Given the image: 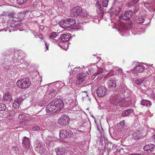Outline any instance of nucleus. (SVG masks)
Returning a JSON list of instances; mask_svg holds the SVG:
<instances>
[{
    "label": "nucleus",
    "instance_id": "nucleus-6",
    "mask_svg": "<svg viewBox=\"0 0 155 155\" xmlns=\"http://www.w3.org/2000/svg\"><path fill=\"white\" fill-rule=\"evenodd\" d=\"M138 127L136 128V131L134 132L132 134V138L135 140H137L142 138L143 136V132L141 128L138 129Z\"/></svg>",
    "mask_w": 155,
    "mask_h": 155
},
{
    "label": "nucleus",
    "instance_id": "nucleus-16",
    "mask_svg": "<svg viewBox=\"0 0 155 155\" xmlns=\"http://www.w3.org/2000/svg\"><path fill=\"white\" fill-rule=\"evenodd\" d=\"M59 26L64 28L69 27L67 19L66 20H62L59 22Z\"/></svg>",
    "mask_w": 155,
    "mask_h": 155
},
{
    "label": "nucleus",
    "instance_id": "nucleus-35",
    "mask_svg": "<svg viewBox=\"0 0 155 155\" xmlns=\"http://www.w3.org/2000/svg\"><path fill=\"white\" fill-rule=\"evenodd\" d=\"M13 107L15 108H17L19 107L20 105L15 101L14 102L13 104Z\"/></svg>",
    "mask_w": 155,
    "mask_h": 155
},
{
    "label": "nucleus",
    "instance_id": "nucleus-32",
    "mask_svg": "<svg viewBox=\"0 0 155 155\" xmlns=\"http://www.w3.org/2000/svg\"><path fill=\"white\" fill-rule=\"evenodd\" d=\"M81 95L82 97V98H84L85 97H87V94L85 92V91L82 92V93H81Z\"/></svg>",
    "mask_w": 155,
    "mask_h": 155
},
{
    "label": "nucleus",
    "instance_id": "nucleus-51",
    "mask_svg": "<svg viewBox=\"0 0 155 155\" xmlns=\"http://www.w3.org/2000/svg\"><path fill=\"white\" fill-rule=\"evenodd\" d=\"M121 106H122V107H125V105L124 106V105H121Z\"/></svg>",
    "mask_w": 155,
    "mask_h": 155
},
{
    "label": "nucleus",
    "instance_id": "nucleus-50",
    "mask_svg": "<svg viewBox=\"0 0 155 155\" xmlns=\"http://www.w3.org/2000/svg\"><path fill=\"white\" fill-rule=\"evenodd\" d=\"M46 45V47H47V49H48V47H47V45H46H46Z\"/></svg>",
    "mask_w": 155,
    "mask_h": 155
},
{
    "label": "nucleus",
    "instance_id": "nucleus-38",
    "mask_svg": "<svg viewBox=\"0 0 155 155\" xmlns=\"http://www.w3.org/2000/svg\"><path fill=\"white\" fill-rule=\"evenodd\" d=\"M95 6L96 8H101L102 7L99 2L98 1H97V2Z\"/></svg>",
    "mask_w": 155,
    "mask_h": 155
},
{
    "label": "nucleus",
    "instance_id": "nucleus-19",
    "mask_svg": "<svg viewBox=\"0 0 155 155\" xmlns=\"http://www.w3.org/2000/svg\"><path fill=\"white\" fill-rule=\"evenodd\" d=\"M145 69L144 66L142 65H140L136 67L135 70L139 73H141Z\"/></svg>",
    "mask_w": 155,
    "mask_h": 155
},
{
    "label": "nucleus",
    "instance_id": "nucleus-48",
    "mask_svg": "<svg viewBox=\"0 0 155 155\" xmlns=\"http://www.w3.org/2000/svg\"><path fill=\"white\" fill-rule=\"evenodd\" d=\"M103 75H102L101 76H99L98 77V78L100 79H101L102 78H103Z\"/></svg>",
    "mask_w": 155,
    "mask_h": 155
},
{
    "label": "nucleus",
    "instance_id": "nucleus-21",
    "mask_svg": "<svg viewBox=\"0 0 155 155\" xmlns=\"http://www.w3.org/2000/svg\"><path fill=\"white\" fill-rule=\"evenodd\" d=\"M118 98L117 95H112L109 99L110 102L111 103L114 104L117 101Z\"/></svg>",
    "mask_w": 155,
    "mask_h": 155
},
{
    "label": "nucleus",
    "instance_id": "nucleus-37",
    "mask_svg": "<svg viewBox=\"0 0 155 155\" xmlns=\"http://www.w3.org/2000/svg\"><path fill=\"white\" fill-rule=\"evenodd\" d=\"M83 17H88V14L87 13V12L86 11L82 10V14L81 15Z\"/></svg>",
    "mask_w": 155,
    "mask_h": 155
},
{
    "label": "nucleus",
    "instance_id": "nucleus-43",
    "mask_svg": "<svg viewBox=\"0 0 155 155\" xmlns=\"http://www.w3.org/2000/svg\"><path fill=\"white\" fill-rule=\"evenodd\" d=\"M10 114L11 115V116L13 117L14 116L15 114V112L14 110H12L10 112Z\"/></svg>",
    "mask_w": 155,
    "mask_h": 155
},
{
    "label": "nucleus",
    "instance_id": "nucleus-34",
    "mask_svg": "<svg viewBox=\"0 0 155 155\" xmlns=\"http://www.w3.org/2000/svg\"><path fill=\"white\" fill-rule=\"evenodd\" d=\"M23 101V99L21 97H19L17 99H16L15 101L19 105H20L22 101Z\"/></svg>",
    "mask_w": 155,
    "mask_h": 155
},
{
    "label": "nucleus",
    "instance_id": "nucleus-25",
    "mask_svg": "<svg viewBox=\"0 0 155 155\" xmlns=\"http://www.w3.org/2000/svg\"><path fill=\"white\" fill-rule=\"evenodd\" d=\"M103 72V69L100 67L98 68L97 71L94 74V76L95 77L99 74L102 73Z\"/></svg>",
    "mask_w": 155,
    "mask_h": 155
},
{
    "label": "nucleus",
    "instance_id": "nucleus-46",
    "mask_svg": "<svg viewBox=\"0 0 155 155\" xmlns=\"http://www.w3.org/2000/svg\"><path fill=\"white\" fill-rule=\"evenodd\" d=\"M139 1V0H133L132 1V2H133L134 4V5L137 3Z\"/></svg>",
    "mask_w": 155,
    "mask_h": 155
},
{
    "label": "nucleus",
    "instance_id": "nucleus-18",
    "mask_svg": "<svg viewBox=\"0 0 155 155\" xmlns=\"http://www.w3.org/2000/svg\"><path fill=\"white\" fill-rule=\"evenodd\" d=\"M55 151L56 153V155H62L63 154L65 155V154L66 153H65V150L62 148H57L55 149Z\"/></svg>",
    "mask_w": 155,
    "mask_h": 155
},
{
    "label": "nucleus",
    "instance_id": "nucleus-2",
    "mask_svg": "<svg viewBox=\"0 0 155 155\" xmlns=\"http://www.w3.org/2000/svg\"><path fill=\"white\" fill-rule=\"evenodd\" d=\"M70 122L68 116L65 114H62L58 119V122L61 126L68 125Z\"/></svg>",
    "mask_w": 155,
    "mask_h": 155
},
{
    "label": "nucleus",
    "instance_id": "nucleus-26",
    "mask_svg": "<svg viewBox=\"0 0 155 155\" xmlns=\"http://www.w3.org/2000/svg\"><path fill=\"white\" fill-rule=\"evenodd\" d=\"M3 15H7L11 17H14L15 18H17V17H16V15H15V14L14 13H6V14H4V13H3Z\"/></svg>",
    "mask_w": 155,
    "mask_h": 155
},
{
    "label": "nucleus",
    "instance_id": "nucleus-4",
    "mask_svg": "<svg viewBox=\"0 0 155 155\" xmlns=\"http://www.w3.org/2000/svg\"><path fill=\"white\" fill-rule=\"evenodd\" d=\"M133 12L131 10L125 11L120 16L119 18L121 20H128L131 18Z\"/></svg>",
    "mask_w": 155,
    "mask_h": 155
},
{
    "label": "nucleus",
    "instance_id": "nucleus-36",
    "mask_svg": "<svg viewBox=\"0 0 155 155\" xmlns=\"http://www.w3.org/2000/svg\"><path fill=\"white\" fill-rule=\"evenodd\" d=\"M40 127L39 126H35L32 127V129L33 131H38L40 129Z\"/></svg>",
    "mask_w": 155,
    "mask_h": 155
},
{
    "label": "nucleus",
    "instance_id": "nucleus-13",
    "mask_svg": "<svg viewBox=\"0 0 155 155\" xmlns=\"http://www.w3.org/2000/svg\"><path fill=\"white\" fill-rule=\"evenodd\" d=\"M154 147L155 146L153 144L146 145L144 147L143 149L144 151H147L148 153H154Z\"/></svg>",
    "mask_w": 155,
    "mask_h": 155
},
{
    "label": "nucleus",
    "instance_id": "nucleus-20",
    "mask_svg": "<svg viewBox=\"0 0 155 155\" xmlns=\"http://www.w3.org/2000/svg\"><path fill=\"white\" fill-rule=\"evenodd\" d=\"M133 112V110L131 109H127L123 111L122 114V115L123 117H126L129 116Z\"/></svg>",
    "mask_w": 155,
    "mask_h": 155
},
{
    "label": "nucleus",
    "instance_id": "nucleus-17",
    "mask_svg": "<svg viewBox=\"0 0 155 155\" xmlns=\"http://www.w3.org/2000/svg\"><path fill=\"white\" fill-rule=\"evenodd\" d=\"M141 104L144 106L150 107L152 105V102L150 101L143 99L140 101Z\"/></svg>",
    "mask_w": 155,
    "mask_h": 155
},
{
    "label": "nucleus",
    "instance_id": "nucleus-15",
    "mask_svg": "<svg viewBox=\"0 0 155 155\" xmlns=\"http://www.w3.org/2000/svg\"><path fill=\"white\" fill-rule=\"evenodd\" d=\"M3 99L4 102H9L12 100V98L11 94L7 93L3 96Z\"/></svg>",
    "mask_w": 155,
    "mask_h": 155
},
{
    "label": "nucleus",
    "instance_id": "nucleus-10",
    "mask_svg": "<svg viewBox=\"0 0 155 155\" xmlns=\"http://www.w3.org/2000/svg\"><path fill=\"white\" fill-rule=\"evenodd\" d=\"M107 89L104 86H101L98 87L97 91V94L99 97L104 96L107 91Z\"/></svg>",
    "mask_w": 155,
    "mask_h": 155
},
{
    "label": "nucleus",
    "instance_id": "nucleus-29",
    "mask_svg": "<svg viewBox=\"0 0 155 155\" xmlns=\"http://www.w3.org/2000/svg\"><path fill=\"white\" fill-rule=\"evenodd\" d=\"M102 2L103 6L104 7H107L108 5V0H101Z\"/></svg>",
    "mask_w": 155,
    "mask_h": 155
},
{
    "label": "nucleus",
    "instance_id": "nucleus-9",
    "mask_svg": "<svg viewBox=\"0 0 155 155\" xmlns=\"http://www.w3.org/2000/svg\"><path fill=\"white\" fill-rule=\"evenodd\" d=\"M71 11L74 15L76 16L81 15L82 13V8L79 6L73 8Z\"/></svg>",
    "mask_w": 155,
    "mask_h": 155
},
{
    "label": "nucleus",
    "instance_id": "nucleus-44",
    "mask_svg": "<svg viewBox=\"0 0 155 155\" xmlns=\"http://www.w3.org/2000/svg\"><path fill=\"white\" fill-rule=\"evenodd\" d=\"M125 121L124 120L120 123V125L121 126V127H123L125 126Z\"/></svg>",
    "mask_w": 155,
    "mask_h": 155
},
{
    "label": "nucleus",
    "instance_id": "nucleus-52",
    "mask_svg": "<svg viewBox=\"0 0 155 155\" xmlns=\"http://www.w3.org/2000/svg\"><path fill=\"white\" fill-rule=\"evenodd\" d=\"M128 104H127H127H126V106H128Z\"/></svg>",
    "mask_w": 155,
    "mask_h": 155
},
{
    "label": "nucleus",
    "instance_id": "nucleus-8",
    "mask_svg": "<svg viewBox=\"0 0 155 155\" xmlns=\"http://www.w3.org/2000/svg\"><path fill=\"white\" fill-rule=\"evenodd\" d=\"M87 75L84 73L81 72L77 75L76 84L79 85L82 83L86 79Z\"/></svg>",
    "mask_w": 155,
    "mask_h": 155
},
{
    "label": "nucleus",
    "instance_id": "nucleus-41",
    "mask_svg": "<svg viewBox=\"0 0 155 155\" xmlns=\"http://www.w3.org/2000/svg\"><path fill=\"white\" fill-rule=\"evenodd\" d=\"M116 69L117 71H118L119 73H123V70L121 68H119L117 67L116 68Z\"/></svg>",
    "mask_w": 155,
    "mask_h": 155
},
{
    "label": "nucleus",
    "instance_id": "nucleus-49",
    "mask_svg": "<svg viewBox=\"0 0 155 155\" xmlns=\"http://www.w3.org/2000/svg\"><path fill=\"white\" fill-rule=\"evenodd\" d=\"M124 100H122V102H124Z\"/></svg>",
    "mask_w": 155,
    "mask_h": 155
},
{
    "label": "nucleus",
    "instance_id": "nucleus-42",
    "mask_svg": "<svg viewBox=\"0 0 155 155\" xmlns=\"http://www.w3.org/2000/svg\"><path fill=\"white\" fill-rule=\"evenodd\" d=\"M139 21H140L139 23H142L144 22L145 20L142 17L140 16L139 18Z\"/></svg>",
    "mask_w": 155,
    "mask_h": 155
},
{
    "label": "nucleus",
    "instance_id": "nucleus-12",
    "mask_svg": "<svg viewBox=\"0 0 155 155\" xmlns=\"http://www.w3.org/2000/svg\"><path fill=\"white\" fill-rule=\"evenodd\" d=\"M22 145L23 147L25 149H29L30 147V141L28 138L25 137L22 140Z\"/></svg>",
    "mask_w": 155,
    "mask_h": 155
},
{
    "label": "nucleus",
    "instance_id": "nucleus-7",
    "mask_svg": "<svg viewBox=\"0 0 155 155\" xmlns=\"http://www.w3.org/2000/svg\"><path fill=\"white\" fill-rule=\"evenodd\" d=\"M56 107V109L58 112H59L63 108L64 106V103L62 101L60 98L55 99L53 101Z\"/></svg>",
    "mask_w": 155,
    "mask_h": 155
},
{
    "label": "nucleus",
    "instance_id": "nucleus-27",
    "mask_svg": "<svg viewBox=\"0 0 155 155\" xmlns=\"http://www.w3.org/2000/svg\"><path fill=\"white\" fill-rule=\"evenodd\" d=\"M120 29V30H123L124 29L126 28V26L124 23H120L119 25Z\"/></svg>",
    "mask_w": 155,
    "mask_h": 155
},
{
    "label": "nucleus",
    "instance_id": "nucleus-47",
    "mask_svg": "<svg viewBox=\"0 0 155 155\" xmlns=\"http://www.w3.org/2000/svg\"><path fill=\"white\" fill-rule=\"evenodd\" d=\"M152 138L154 140V141L155 142V134H153V135Z\"/></svg>",
    "mask_w": 155,
    "mask_h": 155
},
{
    "label": "nucleus",
    "instance_id": "nucleus-30",
    "mask_svg": "<svg viewBox=\"0 0 155 155\" xmlns=\"http://www.w3.org/2000/svg\"><path fill=\"white\" fill-rule=\"evenodd\" d=\"M57 36V33L56 32H53L51 34L49 37L50 38H56Z\"/></svg>",
    "mask_w": 155,
    "mask_h": 155
},
{
    "label": "nucleus",
    "instance_id": "nucleus-24",
    "mask_svg": "<svg viewBox=\"0 0 155 155\" xmlns=\"http://www.w3.org/2000/svg\"><path fill=\"white\" fill-rule=\"evenodd\" d=\"M145 78H141L136 79L135 80V83L137 84H141L145 80Z\"/></svg>",
    "mask_w": 155,
    "mask_h": 155
},
{
    "label": "nucleus",
    "instance_id": "nucleus-39",
    "mask_svg": "<svg viewBox=\"0 0 155 155\" xmlns=\"http://www.w3.org/2000/svg\"><path fill=\"white\" fill-rule=\"evenodd\" d=\"M86 72L88 74H91L94 76V73L93 72L92 73V72L90 71V69H88L86 71Z\"/></svg>",
    "mask_w": 155,
    "mask_h": 155
},
{
    "label": "nucleus",
    "instance_id": "nucleus-45",
    "mask_svg": "<svg viewBox=\"0 0 155 155\" xmlns=\"http://www.w3.org/2000/svg\"><path fill=\"white\" fill-rule=\"evenodd\" d=\"M13 148L15 150V151H18L19 150V149L17 146H14L13 147Z\"/></svg>",
    "mask_w": 155,
    "mask_h": 155
},
{
    "label": "nucleus",
    "instance_id": "nucleus-33",
    "mask_svg": "<svg viewBox=\"0 0 155 155\" xmlns=\"http://www.w3.org/2000/svg\"><path fill=\"white\" fill-rule=\"evenodd\" d=\"M27 0H17V2L19 5L23 4L27 1Z\"/></svg>",
    "mask_w": 155,
    "mask_h": 155
},
{
    "label": "nucleus",
    "instance_id": "nucleus-5",
    "mask_svg": "<svg viewBox=\"0 0 155 155\" xmlns=\"http://www.w3.org/2000/svg\"><path fill=\"white\" fill-rule=\"evenodd\" d=\"M73 133L70 130H62L60 132V138L64 139L65 137H73Z\"/></svg>",
    "mask_w": 155,
    "mask_h": 155
},
{
    "label": "nucleus",
    "instance_id": "nucleus-1",
    "mask_svg": "<svg viewBox=\"0 0 155 155\" xmlns=\"http://www.w3.org/2000/svg\"><path fill=\"white\" fill-rule=\"evenodd\" d=\"M18 87L21 89H25L29 87L31 84V82L28 78H25L24 79H21L18 80L16 82Z\"/></svg>",
    "mask_w": 155,
    "mask_h": 155
},
{
    "label": "nucleus",
    "instance_id": "nucleus-23",
    "mask_svg": "<svg viewBox=\"0 0 155 155\" xmlns=\"http://www.w3.org/2000/svg\"><path fill=\"white\" fill-rule=\"evenodd\" d=\"M18 118L24 122H26L27 121L26 119V116L23 114H20L18 116Z\"/></svg>",
    "mask_w": 155,
    "mask_h": 155
},
{
    "label": "nucleus",
    "instance_id": "nucleus-31",
    "mask_svg": "<svg viewBox=\"0 0 155 155\" xmlns=\"http://www.w3.org/2000/svg\"><path fill=\"white\" fill-rule=\"evenodd\" d=\"M103 8L102 7L97 8V12L98 14L100 15L103 12Z\"/></svg>",
    "mask_w": 155,
    "mask_h": 155
},
{
    "label": "nucleus",
    "instance_id": "nucleus-40",
    "mask_svg": "<svg viewBox=\"0 0 155 155\" xmlns=\"http://www.w3.org/2000/svg\"><path fill=\"white\" fill-rule=\"evenodd\" d=\"M134 5L133 2L132 1H131L128 3L127 5H126V6L127 7H131L133 6Z\"/></svg>",
    "mask_w": 155,
    "mask_h": 155
},
{
    "label": "nucleus",
    "instance_id": "nucleus-22",
    "mask_svg": "<svg viewBox=\"0 0 155 155\" xmlns=\"http://www.w3.org/2000/svg\"><path fill=\"white\" fill-rule=\"evenodd\" d=\"M68 24L69 27L73 25L75 23V21L74 19H68Z\"/></svg>",
    "mask_w": 155,
    "mask_h": 155
},
{
    "label": "nucleus",
    "instance_id": "nucleus-14",
    "mask_svg": "<svg viewBox=\"0 0 155 155\" xmlns=\"http://www.w3.org/2000/svg\"><path fill=\"white\" fill-rule=\"evenodd\" d=\"M108 87L109 88L115 87L116 86V83L114 78H110L108 82Z\"/></svg>",
    "mask_w": 155,
    "mask_h": 155
},
{
    "label": "nucleus",
    "instance_id": "nucleus-28",
    "mask_svg": "<svg viewBox=\"0 0 155 155\" xmlns=\"http://www.w3.org/2000/svg\"><path fill=\"white\" fill-rule=\"evenodd\" d=\"M6 106L5 104L0 103V111L5 110L6 109Z\"/></svg>",
    "mask_w": 155,
    "mask_h": 155
},
{
    "label": "nucleus",
    "instance_id": "nucleus-11",
    "mask_svg": "<svg viewBox=\"0 0 155 155\" xmlns=\"http://www.w3.org/2000/svg\"><path fill=\"white\" fill-rule=\"evenodd\" d=\"M71 37L69 33H66L62 35L59 38V40L61 42H66L68 41Z\"/></svg>",
    "mask_w": 155,
    "mask_h": 155
},
{
    "label": "nucleus",
    "instance_id": "nucleus-3",
    "mask_svg": "<svg viewBox=\"0 0 155 155\" xmlns=\"http://www.w3.org/2000/svg\"><path fill=\"white\" fill-rule=\"evenodd\" d=\"M55 105L54 103V101H52L51 102L49 103L46 107V112L49 114H52L58 112Z\"/></svg>",
    "mask_w": 155,
    "mask_h": 155
}]
</instances>
